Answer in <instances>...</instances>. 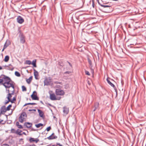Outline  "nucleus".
Instances as JSON below:
<instances>
[{"label":"nucleus","mask_w":146,"mask_h":146,"mask_svg":"<svg viewBox=\"0 0 146 146\" xmlns=\"http://www.w3.org/2000/svg\"><path fill=\"white\" fill-rule=\"evenodd\" d=\"M15 85V83L9 78L6 79L3 84V86H4L6 91L8 93L7 97L8 101L6 102V104L10 101L11 98L12 97L11 94H13L14 93Z\"/></svg>","instance_id":"1"},{"label":"nucleus","mask_w":146,"mask_h":146,"mask_svg":"<svg viewBox=\"0 0 146 146\" xmlns=\"http://www.w3.org/2000/svg\"><path fill=\"white\" fill-rule=\"evenodd\" d=\"M27 115L26 113L25 112L22 113L19 118V121L21 123H22L24 121H25L27 119Z\"/></svg>","instance_id":"2"},{"label":"nucleus","mask_w":146,"mask_h":146,"mask_svg":"<svg viewBox=\"0 0 146 146\" xmlns=\"http://www.w3.org/2000/svg\"><path fill=\"white\" fill-rule=\"evenodd\" d=\"M55 93L57 95L63 96L65 94V92L63 90L60 89H56L55 91Z\"/></svg>","instance_id":"3"},{"label":"nucleus","mask_w":146,"mask_h":146,"mask_svg":"<svg viewBox=\"0 0 146 146\" xmlns=\"http://www.w3.org/2000/svg\"><path fill=\"white\" fill-rule=\"evenodd\" d=\"M50 99L52 100H59L61 98L60 97H56L54 94H51L50 95Z\"/></svg>","instance_id":"4"},{"label":"nucleus","mask_w":146,"mask_h":146,"mask_svg":"<svg viewBox=\"0 0 146 146\" xmlns=\"http://www.w3.org/2000/svg\"><path fill=\"white\" fill-rule=\"evenodd\" d=\"M31 97L33 100H39L37 96V93L35 91L33 92L31 96Z\"/></svg>","instance_id":"5"},{"label":"nucleus","mask_w":146,"mask_h":146,"mask_svg":"<svg viewBox=\"0 0 146 146\" xmlns=\"http://www.w3.org/2000/svg\"><path fill=\"white\" fill-rule=\"evenodd\" d=\"M39 141V140L38 138H30L29 139V141L30 143L34 142L37 143Z\"/></svg>","instance_id":"6"},{"label":"nucleus","mask_w":146,"mask_h":146,"mask_svg":"<svg viewBox=\"0 0 146 146\" xmlns=\"http://www.w3.org/2000/svg\"><path fill=\"white\" fill-rule=\"evenodd\" d=\"M57 137L54 135V133H53L50 136L47 137L48 140H52L57 138Z\"/></svg>","instance_id":"7"},{"label":"nucleus","mask_w":146,"mask_h":146,"mask_svg":"<svg viewBox=\"0 0 146 146\" xmlns=\"http://www.w3.org/2000/svg\"><path fill=\"white\" fill-rule=\"evenodd\" d=\"M17 21L19 23L22 24L24 22V20L21 17L19 16L17 19Z\"/></svg>","instance_id":"8"},{"label":"nucleus","mask_w":146,"mask_h":146,"mask_svg":"<svg viewBox=\"0 0 146 146\" xmlns=\"http://www.w3.org/2000/svg\"><path fill=\"white\" fill-rule=\"evenodd\" d=\"M10 44V43L9 42L8 43L7 41H6L4 45L3 48L2 50V52H3L4 50Z\"/></svg>","instance_id":"9"},{"label":"nucleus","mask_w":146,"mask_h":146,"mask_svg":"<svg viewBox=\"0 0 146 146\" xmlns=\"http://www.w3.org/2000/svg\"><path fill=\"white\" fill-rule=\"evenodd\" d=\"M33 70L34 71V75L36 79H38V76L39 74L38 72L36 71L35 69H34Z\"/></svg>","instance_id":"10"},{"label":"nucleus","mask_w":146,"mask_h":146,"mask_svg":"<svg viewBox=\"0 0 146 146\" xmlns=\"http://www.w3.org/2000/svg\"><path fill=\"white\" fill-rule=\"evenodd\" d=\"M38 111L39 113V116L43 119H44L45 117L43 112L40 110H38Z\"/></svg>","instance_id":"11"},{"label":"nucleus","mask_w":146,"mask_h":146,"mask_svg":"<svg viewBox=\"0 0 146 146\" xmlns=\"http://www.w3.org/2000/svg\"><path fill=\"white\" fill-rule=\"evenodd\" d=\"M20 42L22 43H24L25 42V37L22 34L21 35L20 38Z\"/></svg>","instance_id":"12"},{"label":"nucleus","mask_w":146,"mask_h":146,"mask_svg":"<svg viewBox=\"0 0 146 146\" xmlns=\"http://www.w3.org/2000/svg\"><path fill=\"white\" fill-rule=\"evenodd\" d=\"M63 111L65 114H67L69 111V108L66 107H64L63 108Z\"/></svg>","instance_id":"13"},{"label":"nucleus","mask_w":146,"mask_h":146,"mask_svg":"<svg viewBox=\"0 0 146 146\" xmlns=\"http://www.w3.org/2000/svg\"><path fill=\"white\" fill-rule=\"evenodd\" d=\"M24 125L27 128L31 127L32 125V123L29 122L25 123Z\"/></svg>","instance_id":"14"},{"label":"nucleus","mask_w":146,"mask_h":146,"mask_svg":"<svg viewBox=\"0 0 146 146\" xmlns=\"http://www.w3.org/2000/svg\"><path fill=\"white\" fill-rule=\"evenodd\" d=\"M32 79L33 77L32 76H30L29 79L26 80L27 82L29 84H30L32 80Z\"/></svg>","instance_id":"15"},{"label":"nucleus","mask_w":146,"mask_h":146,"mask_svg":"<svg viewBox=\"0 0 146 146\" xmlns=\"http://www.w3.org/2000/svg\"><path fill=\"white\" fill-rule=\"evenodd\" d=\"M36 60L35 59L33 60L32 63H31V64L33 65V66L35 67H36Z\"/></svg>","instance_id":"16"},{"label":"nucleus","mask_w":146,"mask_h":146,"mask_svg":"<svg viewBox=\"0 0 146 146\" xmlns=\"http://www.w3.org/2000/svg\"><path fill=\"white\" fill-rule=\"evenodd\" d=\"M16 125L19 128L21 129L23 128L22 126L19 125V123L17 121L16 122Z\"/></svg>","instance_id":"17"},{"label":"nucleus","mask_w":146,"mask_h":146,"mask_svg":"<svg viewBox=\"0 0 146 146\" xmlns=\"http://www.w3.org/2000/svg\"><path fill=\"white\" fill-rule=\"evenodd\" d=\"M43 124L41 123H39L37 124H35V126L37 128H38L40 127H42L43 126Z\"/></svg>","instance_id":"18"},{"label":"nucleus","mask_w":146,"mask_h":146,"mask_svg":"<svg viewBox=\"0 0 146 146\" xmlns=\"http://www.w3.org/2000/svg\"><path fill=\"white\" fill-rule=\"evenodd\" d=\"M9 57L8 56V55L6 56H5V58H4V61L5 62H7L9 60Z\"/></svg>","instance_id":"19"},{"label":"nucleus","mask_w":146,"mask_h":146,"mask_svg":"<svg viewBox=\"0 0 146 146\" xmlns=\"http://www.w3.org/2000/svg\"><path fill=\"white\" fill-rule=\"evenodd\" d=\"M107 80L108 83L112 87H114V85L109 80L108 78H107Z\"/></svg>","instance_id":"20"},{"label":"nucleus","mask_w":146,"mask_h":146,"mask_svg":"<svg viewBox=\"0 0 146 146\" xmlns=\"http://www.w3.org/2000/svg\"><path fill=\"white\" fill-rule=\"evenodd\" d=\"M8 78H6L5 79L4 81L3 80V79H0V85L1 84H3H3L5 82L6 79Z\"/></svg>","instance_id":"21"},{"label":"nucleus","mask_w":146,"mask_h":146,"mask_svg":"<svg viewBox=\"0 0 146 146\" xmlns=\"http://www.w3.org/2000/svg\"><path fill=\"white\" fill-rule=\"evenodd\" d=\"M25 64H27L30 65L31 64V62L30 60H26L25 62Z\"/></svg>","instance_id":"22"},{"label":"nucleus","mask_w":146,"mask_h":146,"mask_svg":"<svg viewBox=\"0 0 146 146\" xmlns=\"http://www.w3.org/2000/svg\"><path fill=\"white\" fill-rule=\"evenodd\" d=\"M99 103H95V108L94 110V111H95L96 109L98 108L99 106Z\"/></svg>","instance_id":"23"},{"label":"nucleus","mask_w":146,"mask_h":146,"mask_svg":"<svg viewBox=\"0 0 146 146\" xmlns=\"http://www.w3.org/2000/svg\"><path fill=\"white\" fill-rule=\"evenodd\" d=\"M12 105H9L7 108H6V110H5V111H7L10 110V108L11 107Z\"/></svg>","instance_id":"24"},{"label":"nucleus","mask_w":146,"mask_h":146,"mask_svg":"<svg viewBox=\"0 0 146 146\" xmlns=\"http://www.w3.org/2000/svg\"><path fill=\"white\" fill-rule=\"evenodd\" d=\"M22 89L23 91H27L26 88L24 86H22Z\"/></svg>","instance_id":"25"},{"label":"nucleus","mask_w":146,"mask_h":146,"mask_svg":"<svg viewBox=\"0 0 146 146\" xmlns=\"http://www.w3.org/2000/svg\"><path fill=\"white\" fill-rule=\"evenodd\" d=\"M15 75L18 77L20 76L21 75L20 73L16 71L15 72Z\"/></svg>","instance_id":"26"},{"label":"nucleus","mask_w":146,"mask_h":146,"mask_svg":"<svg viewBox=\"0 0 146 146\" xmlns=\"http://www.w3.org/2000/svg\"><path fill=\"white\" fill-rule=\"evenodd\" d=\"M5 110H6V108L5 107H3L2 108V111L3 112H6L7 111H5Z\"/></svg>","instance_id":"27"},{"label":"nucleus","mask_w":146,"mask_h":146,"mask_svg":"<svg viewBox=\"0 0 146 146\" xmlns=\"http://www.w3.org/2000/svg\"><path fill=\"white\" fill-rule=\"evenodd\" d=\"M88 62L89 64H90V65L91 66L92 64L91 61L89 59H88Z\"/></svg>","instance_id":"28"},{"label":"nucleus","mask_w":146,"mask_h":146,"mask_svg":"<svg viewBox=\"0 0 146 146\" xmlns=\"http://www.w3.org/2000/svg\"><path fill=\"white\" fill-rule=\"evenodd\" d=\"M16 100V98L15 97L13 98L12 100H11L10 101L11 102L13 103Z\"/></svg>","instance_id":"29"},{"label":"nucleus","mask_w":146,"mask_h":146,"mask_svg":"<svg viewBox=\"0 0 146 146\" xmlns=\"http://www.w3.org/2000/svg\"><path fill=\"white\" fill-rule=\"evenodd\" d=\"M51 129V127L50 126L48 127H47L46 129L47 131H49Z\"/></svg>","instance_id":"30"},{"label":"nucleus","mask_w":146,"mask_h":146,"mask_svg":"<svg viewBox=\"0 0 146 146\" xmlns=\"http://www.w3.org/2000/svg\"><path fill=\"white\" fill-rule=\"evenodd\" d=\"M85 73L86 75H87L88 76L90 75V74L88 71H85Z\"/></svg>","instance_id":"31"},{"label":"nucleus","mask_w":146,"mask_h":146,"mask_svg":"<svg viewBox=\"0 0 146 146\" xmlns=\"http://www.w3.org/2000/svg\"><path fill=\"white\" fill-rule=\"evenodd\" d=\"M11 132L12 133H15V130L14 129H12L11 130Z\"/></svg>","instance_id":"32"},{"label":"nucleus","mask_w":146,"mask_h":146,"mask_svg":"<svg viewBox=\"0 0 146 146\" xmlns=\"http://www.w3.org/2000/svg\"><path fill=\"white\" fill-rule=\"evenodd\" d=\"M102 6L104 7V8H106V7H110V6H108V5H102Z\"/></svg>","instance_id":"33"},{"label":"nucleus","mask_w":146,"mask_h":146,"mask_svg":"<svg viewBox=\"0 0 146 146\" xmlns=\"http://www.w3.org/2000/svg\"><path fill=\"white\" fill-rule=\"evenodd\" d=\"M21 132V130L18 129L17 130V133L19 134Z\"/></svg>","instance_id":"34"},{"label":"nucleus","mask_w":146,"mask_h":146,"mask_svg":"<svg viewBox=\"0 0 146 146\" xmlns=\"http://www.w3.org/2000/svg\"><path fill=\"white\" fill-rule=\"evenodd\" d=\"M2 146H9V145L6 144H3Z\"/></svg>","instance_id":"35"},{"label":"nucleus","mask_w":146,"mask_h":146,"mask_svg":"<svg viewBox=\"0 0 146 146\" xmlns=\"http://www.w3.org/2000/svg\"><path fill=\"white\" fill-rule=\"evenodd\" d=\"M57 145L59 146H63V145L62 144H60V143H57Z\"/></svg>","instance_id":"36"},{"label":"nucleus","mask_w":146,"mask_h":146,"mask_svg":"<svg viewBox=\"0 0 146 146\" xmlns=\"http://www.w3.org/2000/svg\"><path fill=\"white\" fill-rule=\"evenodd\" d=\"M27 104H30V105H34V104H35L34 103H28Z\"/></svg>","instance_id":"37"},{"label":"nucleus","mask_w":146,"mask_h":146,"mask_svg":"<svg viewBox=\"0 0 146 146\" xmlns=\"http://www.w3.org/2000/svg\"><path fill=\"white\" fill-rule=\"evenodd\" d=\"M3 121V120H2L0 119V124L2 123V122Z\"/></svg>","instance_id":"38"},{"label":"nucleus","mask_w":146,"mask_h":146,"mask_svg":"<svg viewBox=\"0 0 146 146\" xmlns=\"http://www.w3.org/2000/svg\"><path fill=\"white\" fill-rule=\"evenodd\" d=\"M88 84H89V85H90V83L89 81H88Z\"/></svg>","instance_id":"39"},{"label":"nucleus","mask_w":146,"mask_h":146,"mask_svg":"<svg viewBox=\"0 0 146 146\" xmlns=\"http://www.w3.org/2000/svg\"><path fill=\"white\" fill-rule=\"evenodd\" d=\"M2 69V68L0 66V70Z\"/></svg>","instance_id":"40"},{"label":"nucleus","mask_w":146,"mask_h":146,"mask_svg":"<svg viewBox=\"0 0 146 146\" xmlns=\"http://www.w3.org/2000/svg\"><path fill=\"white\" fill-rule=\"evenodd\" d=\"M23 134H24L25 135V132H23Z\"/></svg>","instance_id":"41"},{"label":"nucleus","mask_w":146,"mask_h":146,"mask_svg":"<svg viewBox=\"0 0 146 146\" xmlns=\"http://www.w3.org/2000/svg\"><path fill=\"white\" fill-rule=\"evenodd\" d=\"M32 146H36L35 145L33 144L32 145Z\"/></svg>","instance_id":"42"},{"label":"nucleus","mask_w":146,"mask_h":146,"mask_svg":"<svg viewBox=\"0 0 146 146\" xmlns=\"http://www.w3.org/2000/svg\"><path fill=\"white\" fill-rule=\"evenodd\" d=\"M31 145H28V146H31Z\"/></svg>","instance_id":"43"},{"label":"nucleus","mask_w":146,"mask_h":146,"mask_svg":"<svg viewBox=\"0 0 146 146\" xmlns=\"http://www.w3.org/2000/svg\"><path fill=\"white\" fill-rule=\"evenodd\" d=\"M54 145H52V146H53Z\"/></svg>","instance_id":"44"}]
</instances>
